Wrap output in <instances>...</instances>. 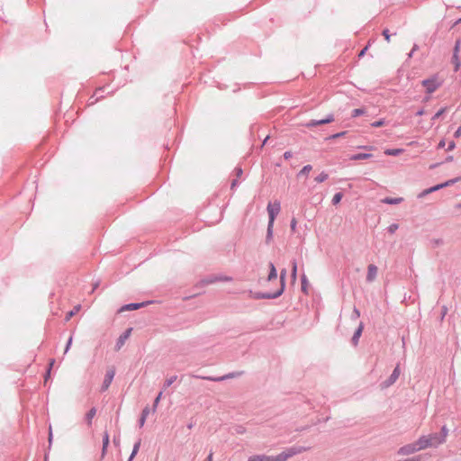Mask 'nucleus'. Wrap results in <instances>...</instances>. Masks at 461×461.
Masks as SVG:
<instances>
[{
    "label": "nucleus",
    "instance_id": "obj_52",
    "mask_svg": "<svg viewBox=\"0 0 461 461\" xmlns=\"http://www.w3.org/2000/svg\"><path fill=\"white\" fill-rule=\"evenodd\" d=\"M52 438H53L52 429H51V426H50V428H49V443H50V445L52 442Z\"/></svg>",
    "mask_w": 461,
    "mask_h": 461
},
{
    "label": "nucleus",
    "instance_id": "obj_50",
    "mask_svg": "<svg viewBox=\"0 0 461 461\" xmlns=\"http://www.w3.org/2000/svg\"><path fill=\"white\" fill-rule=\"evenodd\" d=\"M248 461H259V455H253L249 456Z\"/></svg>",
    "mask_w": 461,
    "mask_h": 461
},
{
    "label": "nucleus",
    "instance_id": "obj_6",
    "mask_svg": "<svg viewBox=\"0 0 461 461\" xmlns=\"http://www.w3.org/2000/svg\"><path fill=\"white\" fill-rule=\"evenodd\" d=\"M418 444H419V440L417 439L416 441H414L412 443H410V444L401 447L398 449L397 453H398V455H401V456H408V455H411L418 451L422 450L421 447H420V446Z\"/></svg>",
    "mask_w": 461,
    "mask_h": 461
},
{
    "label": "nucleus",
    "instance_id": "obj_22",
    "mask_svg": "<svg viewBox=\"0 0 461 461\" xmlns=\"http://www.w3.org/2000/svg\"><path fill=\"white\" fill-rule=\"evenodd\" d=\"M440 440L442 441V443L444 444L447 440V435H448V429L446 427V426H443L441 428V430L439 433H438Z\"/></svg>",
    "mask_w": 461,
    "mask_h": 461
},
{
    "label": "nucleus",
    "instance_id": "obj_9",
    "mask_svg": "<svg viewBox=\"0 0 461 461\" xmlns=\"http://www.w3.org/2000/svg\"><path fill=\"white\" fill-rule=\"evenodd\" d=\"M149 303H150V302L147 301V302H142V303H126V304H123L119 310L118 312H125V311H135V310H139L146 305H148Z\"/></svg>",
    "mask_w": 461,
    "mask_h": 461
},
{
    "label": "nucleus",
    "instance_id": "obj_24",
    "mask_svg": "<svg viewBox=\"0 0 461 461\" xmlns=\"http://www.w3.org/2000/svg\"><path fill=\"white\" fill-rule=\"evenodd\" d=\"M460 179H461V177L453 178V179L447 180V181H446V182H444L442 184L437 185L438 186V190H439L441 188H444V187L450 186V185H454L455 183H456Z\"/></svg>",
    "mask_w": 461,
    "mask_h": 461
},
{
    "label": "nucleus",
    "instance_id": "obj_25",
    "mask_svg": "<svg viewBox=\"0 0 461 461\" xmlns=\"http://www.w3.org/2000/svg\"><path fill=\"white\" fill-rule=\"evenodd\" d=\"M402 149H385L384 154L388 156H398L402 153Z\"/></svg>",
    "mask_w": 461,
    "mask_h": 461
},
{
    "label": "nucleus",
    "instance_id": "obj_7",
    "mask_svg": "<svg viewBox=\"0 0 461 461\" xmlns=\"http://www.w3.org/2000/svg\"><path fill=\"white\" fill-rule=\"evenodd\" d=\"M421 84L426 88V91H427L428 94H432L441 85V83L438 82L436 77H431V78L424 79L421 82Z\"/></svg>",
    "mask_w": 461,
    "mask_h": 461
},
{
    "label": "nucleus",
    "instance_id": "obj_11",
    "mask_svg": "<svg viewBox=\"0 0 461 461\" xmlns=\"http://www.w3.org/2000/svg\"><path fill=\"white\" fill-rule=\"evenodd\" d=\"M334 121V116L332 114H329L325 119L322 120H311L306 122L304 125L307 128H312L319 125L326 124L332 122Z\"/></svg>",
    "mask_w": 461,
    "mask_h": 461
},
{
    "label": "nucleus",
    "instance_id": "obj_31",
    "mask_svg": "<svg viewBox=\"0 0 461 461\" xmlns=\"http://www.w3.org/2000/svg\"><path fill=\"white\" fill-rule=\"evenodd\" d=\"M329 176L325 172H321L319 176L315 177V181L318 183H322L328 179Z\"/></svg>",
    "mask_w": 461,
    "mask_h": 461
},
{
    "label": "nucleus",
    "instance_id": "obj_49",
    "mask_svg": "<svg viewBox=\"0 0 461 461\" xmlns=\"http://www.w3.org/2000/svg\"><path fill=\"white\" fill-rule=\"evenodd\" d=\"M296 224H297L296 220H295L294 218V219H292V221H291V229H292V230H293V231H294V230H295V229H296Z\"/></svg>",
    "mask_w": 461,
    "mask_h": 461
},
{
    "label": "nucleus",
    "instance_id": "obj_34",
    "mask_svg": "<svg viewBox=\"0 0 461 461\" xmlns=\"http://www.w3.org/2000/svg\"><path fill=\"white\" fill-rule=\"evenodd\" d=\"M342 197H343L342 193H337V194H334V196H333V198H332V203H333L334 205L338 204V203L341 201Z\"/></svg>",
    "mask_w": 461,
    "mask_h": 461
},
{
    "label": "nucleus",
    "instance_id": "obj_28",
    "mask_svg": "<svg viewBox=\"0 0 461 461\" xmlns=\"http://www.w3.org/2000/svg\"><path fill=\"white\" fill-rule=\"evenodd\" d=\"M291 277H292L293 281H295L296 277H297V264L295 261L292 262Z\"/></svg>",
    "mask_w": 461,
    "mask_h": 461
},
{
    "label": "nucleus",
    "instance_id": "obj_63",
    "mask_svg": "<svg viewBox=\"0 0 461 461\" xmlns=\"http://www.w3.org/2000/svg\"><path fill=\"white\" fill-rule=\"evenodd\" d=\"M453 160V156H448L447 158H446V161L447 162H451Z\"/></svg>",
    "mask_w": 461,
    "mask_h": 461
},
{
    "label": "nucleus",
    "instance_id": "obj_55",
    "mask_svg": "<svg viewBox=\"0 0 461 461\" xmlns=\"http://www.w3.org/2000/svg\"><path fill=\"white\" fill-rule=\"evenodd\" d=\"M293 157V153L291 151H285V154H284V158L285 159H289Z\"/></svg>",
    "mask_w": 461,
    "mask_h": 461
},
{
    "label": "nucleus",
    "instance_id": "obj_47",
    "mask_svg": "<svg viewBox=\"0 0 461 461\" xmlns=\"http://www.w3.org/2000/svg\"><path fill=\"white\" fill-rule=\"evenodd\" d=\"M383 35L384 36V39L386 40L387 42L390 41V34H389V31L387 29H384L383 31Z\"/></svg>",
    "mask_w": 461,
    "mask_h": 461
},
{
    "label": "nucleus",
    "instance_id": "obj_53",
    "mask_svg": "<svg viewBox=\"0 0 461 461\" xmlns=\"http://www.w3.org/2000/svg\"><path fill=\"white\" fill-rule=\"evenodd\" d=\"M456 148V143L454 141H450L447 146V150H453Z\"/></svg>",
    "mask_w": 461,
    "mask_h": 461
},
{
    "label": "nucleus",
    "instance_id": "obj_58",
    "mask_svg": "<svg viewBox=\"0 0 461 461\" xmlns=\"http://www.w3.org/2000/svg\"><path fill=\"white\" fill-rule=\"evenodd\" d=\"M425 113L424 110L423 109H420L419 110L417 113H416V115L417 116H421Z\"/></svg>",
    "mask_w": 461,
    "mask_h": 461
},
{
    "label": "nucleus",
    "instance_id": "obj_39",
    "mask_svg": "<svg viewBox=\"0 0 461 461\" xmlns=\"http://www.w3.org/2000/svg\"><path fill=\"white\" fill-rule=\"evenodd\" d=\"M398 228L399 225L397 223H393L387 228V230L389 233L393 234L398 230Z\"/></svg>",
    "mask_w": 461,
    "mask_h": 461
},
{
    "label": "nucleus",
    "instance_id": "obj_8",
    "mask_svg": "<svg viewBox=\"0 0 461 461\" xmlns=\"http://www.w3.org/2000/svg\"><path fill=\"white\" fill-rule=\"evenodd\" d=\"M114 375H115L114 369H110L106 372V374L104 375L103 384L100 388V391L102 393L108 390V388L110 387V385L114 378Z\"/></svg>",
    "mask_w": 461,
    "mask_h": 461
},
{
    "label": "nucleus",
    "instance_id": "obj_33",
    "mask_svg": "<svg viewBox=\"0 0 461 461\" xmlns=\"http://www.w3.org/2000/svg\"><path fill=\"white\" fill-rule=\"evenodd\" d=\"M80 307L81 306L78 304V305L75 306L73 310L67 312L66 321L70 320V318L80 309Z\"/></svg>",
    "mask_w": 461,
    "mask_h": 461
},
{
    "label": "nucleus",
    "instance_id": "obj_57",
    "mask_svg": "<svg viewBox=\"0 0 461 461\" xmlns=\"http://www.w3.org/2000/svg\"><path fill=\"white\" fill-rule=\"evenodd\" d=\"M212 452H210V454L207 456L206 459L204 461H212Z\"/></svg>",
    "mask_w": 461,
    "mask_h": 461
},
{
    "label": "nucleus",
    "instance_id": "obj_32",
    "mask_svg": "<svg viewBox=\"0 0 461 461\" xmlns=\"http://www.w3.org/2000/svg\"><path fill=\"white\" fill-rule=\"evenodd\" d=\"M161 396H162V392H159V393L156 396V398L154 399V402H153V406H152V411L155 412L157 408H158V405L159 403V401L161 399Z\"/></svg>",
    "mask_w": 461,
    "mask_h": 461
},
{
    "label": "nucleus",
    "instance_id": "obj_36",
    "mask_svg": "<svg viewBox=\"0 0 461 461\" xmlns=\"http://www.w3.org/2000/svg\"><path fill=\"white\" fill-rule=\"evenodd\" d=\"M447 107H444V108H441L439 111H438L432 117V121H435L438 118H440V116L447 111Z\"/></svg>",
    "mask_w": 461,
    "mask_h": 461
},
{
    "label": "nucleus",
    "instance_id": "obj_17",
    "mask_svg": "<svg viewBox=\"0 0 461 461\" xmlns=\"http://www.w3.org/2000/svg\"><path fill=\"white\" fill-rule=\"evenodd\" d=\"M56 360L55 358H50L48 362V366L44 374V381L45 383L50 378L51 370L53 368V366L55 364Z\"/></svg>",
    "mask_w": 461,
    "mask_h": 461
},
{
    "label": "nucleus",
    "instance_id": "obj_16",
    "mask_svg": "<svg viewBox=\"0 0 461 461\" xmlns=\"http://www.w3.org/2000/svg\"><path fill=\"white\" fill-rule=\"evenodd\" d=\"M150 408L149 405H146L142 411H141V413H140V416L139 418V420H138V425L140 428H142L146 422V420H147V417L149 416V412H150Z\"/></svg>",
    "mask_w": 461,
    "mask_h": 461
},
{
    "label": "nucleus",
    "instance_id": "obj_40",
    "mask_svg": "<svg viewBox=\"0 0 461 461\" xmlns=\"http://www.w3.org/2000/svg\"><path fill=\"white\" fill-rule=\"evenodd\" d=\"M307 285H308V281H307V277L306 276L303 274L302 276V290L303 291H306V287H307Z\"/></svg>",
    "mask_w": 461,
    "mask_h": 461
},
{
    "label": "nucleus",
    "instance_id": "obj_61",
    "mask_svg": "<svg viewBox=\"0 0 461 461\" xmlns=\"http://www.w3.org/2000/svg\"><path fill=\"white\" fill-rule=\"evenodd\" d=\"M253 297H254L255 299H259V292H255V293H253Z\"/></svg>",
    "mask_w": 461,
    "mask_h": 461
},
{
    "label": "nucleus",
    "instance_id": "obj_51",
    "mask_svg": "<svg viewBox=\"0 0 461 461\" xmlns=\"http://www.w3.org/2000/svg\"><path fill=\"white\" fill-rule=\"evenodd\" d=\"M113 442L115 446H119L120 445V436H114L113 437Z\"/></svg>",
    "mask_w": 461,
    "mask_h": 461
},
{
    "label": "nucleus",
    "instance_id": "obj_21",
    "mask_svg": "<svg viewBox=\"0 0 461 461\" xmlns=\"http://www.w3.org/2000/svg\"><path fill=\"white\" fill-rule=\"evenodd\" d=\"M95 414H96V409L95 407H93L87 411V412L86 413V417H85L87 424H89V425L92 424V420L94 419Z\"/></svg>",
    "mask_w": 461,
    "mask_h": 461
},
{
    "label": "nucleus",
    "instance_id": "obj_26",
    "mask_svg": "<svg viewBox=\"0 0 461 461\" xmlns=\"http://www.w3.org/2000/svg\"><path fill=\"white\" fill-rule=\"evenodd\" d=\"M438 185H434L432 187H429L428 189H425L423 190L420 194H419V197H423L432 192H435V191H438Z\"/></svg>",
    "mask_w": 461,
    "mask_h": 461
},
{
    "label": "nucleus",
    "instance_id": "obj_10",
    "mask_svg": "<svg viewBox=\"0 0 461 461\" xmlns=\"http://www.w3.org/2000/svg\"><path fill=\"white\" fill-rule=\"evenodd\" d=\"M399 375H400V367H399V366H396L395 368L393 369V373L389 376V378L383 382V384H382L383 388H387V387L391 386L392 384H393L399 378Z\"/></svg>",
    "mask_w": 461,
    "mask_h": 461
},
{
    "label": "nucleus",
    "instance_id": "obj_64",
    "mask_svg": "<svg viewBox=\"0 0 461 461\" xmlns=\"http://www.w3.org/2000/svg\"><path fill=\"white\" fill-rule=\"evenodd\" d=\"M136 456H132L131 454L130 455L129 458L127 461H132L134 459Z\"/></svg>",
    "mask_w": 461,
    "mask_h": 461
},
{
    "label": "nucleus",
    "instance_id": "obj_27",
    "mask_svg": "<svg viewBox=\"0 0 461 461\" xmlns=\"http://www.w3.org/2000/svg\"><path fill=\"white\" fill-rule=\"evenodd\" d=\"M140 444H141V439L139 438L133 445V447H132V450H131V455L132 456H136L140 450Z\"/></svg>",
    "mask_w": 461,
    "mask_h": 461
},
{
    "label": "nucleus",
    "instance_id": "obj_20",
    "mask_svg": "<svg viewBox=\"0 0 461 461\" xmlns=\"http://www.w3.org/2000/svg\"><path fill=\"white\" fill-rule=\"evenodd\" d=\"M402 201H403V198H402V197H396V198L385 197L382 200V203H387V204H398V203H401Z\"/></svg>",
    "mask_w": 461,
    "mask_h": 461
},
{
    "label": "nucleus",
    "instance_id": "obj_45",
    "mask_svg": "<svg viewBox=\"0 0 461 461\" xmlns=\"http://www.w3.org/2000/svg\"><path fill=\"white\" fill-rule=\"evenodd\" d=\"M285 276H286V270L282 269L280 272V276L278 277V281H283L285 283Z\"/></svg>",
    "mask_w": 461,
    "mask_h": 461
},
{
    "label": "nucleus",
    "instance_id": "obj_13",
    "mask_svg": "<svg viewBox=\"0 0 461 461\" xmlns=\"http://www.w3.org/2000/svg\"><path fill=\"white\" fill-rule=\"evenodd\" d=\"M132 330V328H128L125 330L117 339L115 343V348L120 349L125 343V340L129 338Z\"/></svg>",
    "mask_w": 461,
    "mask_h": 461
},
{
    "label": "nucleus",
    "instance_id": "obj_15",
    "mask_svg": "<svg viewBox=\"0 0 461 461\" xmlns=\"http://www.w3.org/2000/svg\"><path fill=\"white\" fill-rule=\"evenodd\" d=\"M377 271L376 266L370 264L367 267L366 281L369 283L373 282L376 278Z\"/></svg>",
    "mask_w": 461,
    "mask_h": 461
},
{
    "label": "nucleus",
    "instance_id": "obj_12",
    "mask_svg": "<svg viewBox=\"0 0 461 461\" xmlns=\"http://www.w3.org/2000/svg\"><path fill=\"white\" fill-rule=\"evenodd\" d=\"M231 280V277L230 276H207L203 279L201 280V284L203 285H210V284H212V283H215L217 281H230Z\"/></svg>",
    "mask_w": 461,
    "mask_h": 461
},
{
    "label": "nucleus",
    "instance_id": "obj_4",
    "mask_svg": "<svg viewBox=\"0 0 461 461\" xmlns=\"http://www.w3.org/2000/svg\"><path fill=\"white\" fill-rule=\"evenodd\" d=\"M418 445L420 446V447H421L422 450L429 447L436 448L443 444L437 432L430 433L428 435H422L418 438Z\"/></svg>",
    "mask_w": 461,
    "mask_h": 461
},
{
    "label": "nucleus",
    "instance_id": "obj_1",
    "mask_svg": "<svg viewBox=\"0 0 461 461\" xmlns=\"http://www.w3.org/2000/svg\"><path fill=\"white\" fill-rule=\"evenodd\" d=\"M285 284L278 281L277 272L273 263H269V273L264 283V291L261 292V299H276L285 290Z\"/></svg>",
    "mask_w": 461,
    "mask_h": 461
},
{
    "label": "nucleus",
    "instance_id": "obj_23",
    "mask_svg": "<svg viewBox=\"0 0 461 461\" xmlns=\"http://www.w3.org/2000/svg\"><path fill=\"white\" fill-rule=\"evenodd\" d=\"M372 157V154L370 153H358L355 154L351 157L352 160H362V159H367Z\"/></svg>",
    "mask_w": 461,
    "mask_h": 461
},
{
    "label": "nucleus",
    "instance_id": "obj_54",
    "mask_svg": "<svg viewBox=\"0 0 461 461\" xmlns=\"http://www.w3.org/2000/svg\"><path fill=\"white\" fill-rule=\"evenodd\" d=\"M461 136V125L457 128V130L454 133L455 138H458Z\"/></svg>",
    "mask_w": 461,
    "mask_h": 461
},
{
    "label": "nucleus",
    "instance_id": "obj_44",
    "mask_svg": "<svg viewBox=\"0 0 461 461\" xmlns=\"http://www.w3.org/2000/svg\"><path fill=\"white\" fill-rule=\"evenodd\" d=\"M347 133V131H341V132H339V133H336V134H333L330 137V139H338V138H340V137H343L345 136Z\"/></svg>",
    "mask_w": 461,
    "mask_h": 461
},
{
    "label": "nucleus",
    "instance_id": "obj_59",
    "mask_svg": "<svg viewBox=\"0 0 461 461\" xmlns=\"http://www.w3.org/2000/svg\"><path fill=\"white\" fill-rule=\"evenodd\" d=\"M438 147L439 149L444 148V147H445V140H440V141H439V143H438Z\"/></svg>",
    "mask_w": 461,
    "mask_h": 461
},
{
    "label": "nucleus",
    "instance_id": "obj_41",
    "mask_svg": "<svg viewBox=\"0 0 461 461\" xmlns=\"http://www.w3.org/2000/svg\"><path fill=\"white\" fill-rule=\"evenodd\" d=\"M383 125H384V119H381L379 121H376V122H374L371 123V126L375 127V128L381 127Z\"/></svg>",
    "mask_w": 461,
    "mask_h": 461
},
{
    "label": "nucleus",
    "instance_id": "obj_38",
    "mask_svg": "<svg viewBox=\"0 0 461 461\" xmlns=\"http://www.w3.org/2000/svg\"><path fill=\"white\" fill-rule=\"evenodd\" d=\"M72 341H73V337L70 336L66 343V346H65V349H64V354L68 353V350L70 349L71 348V345H72Z\"/></svg>",
    "mask_w": 461,
    "mask_h": 461
},
{
    "label": "nucleus",
    "instance_id": "obj_18",
    "mask_svg": "<svg viewBox=\"0 0 461 461\" xmlns=\"http://www.w3.org/2000/svg\"><path fill=\"white\" fill-rule=\"evenodd\" d=\"M104 92V88L100 87L95 90V95L90 98L89 105L95 104L97 101L104 97L102 93Z\"/></svg>",
    "mask_w": 461,
    "mask_h": 461
},
{
    "label": "nucleus",
    "instance_id": "obj_5",
    "mask_svg": "<svg viewBox=\"0 0 461 461\" xmlns=\"http://www.w3.org/2000/svg\"><path fill=\"white\" fill-rule=\"evenodd\" d=\"M243 374L242 371L230 372L221 376H211V375H191L193 378L202 379L206 381L212 382H221L231 378H236L240 376Z\"/></svg>",
    "mask_w": 461,
    "mask_h": 461
},
{
    "label": "nucleus",
    "instance_id": "obj_37",
    "mask_svg": "<svg viewBox=\"0 0 461 461\" xmlns=\"http://www.w3.org/2000/svg\"><path fill=\"white\" fill-rule=\"evenodd\" d=\"M259 126L253 124L250 127V134L253 136H258Z\"/></svg>",
    "mask_w": 461,
    "mask_h": 461
},
{
    "label": "nucleus",
    "instance_id": "obj_48",
    "mask_svg": "<svg viewBox=\"0 0 461 461\" xmlns=\"http://www.w3.org/2000/svg\"><path fill=\"white\" fill-rule=\"evenodd\" d=\"M239 185L238 178H234L230 183V189L234 190V188Z\"/></svg>",
    "mask_w": 461,
    "mask_h": 461
},
{
    "label": "nucleus",
    "instance_id": "obj_60",
    "mask_svg": "<svg viewBox=\"0 0 461 461\" xmlns=\"http://www.w3.org/2000/svg\"><path fill=\"white\" fill-rule=\"evenodd\" d=\"M268 139H269V136H267V137L264 139V140H263V141H261V144H260V147H261V148L266 144V142L267 141V140H268Z\"/></svg>",
    "mask_w": 461,
    "mask_h": 461
},
{
    "label": "nucleus",
    "instance_id": "obj_35",
    "mask_svg": "<svg viewBox=\"0 0 461 461\" xmlns=\"http://www.w3.org/2000/svg\"><path fill=\"white\" fill-rule=\"evenodd\" d=\"M364 113H365V110L364 109L357 108V109H354L352 111L351 116L355 118V117H358V116L364 114Z\"/></svg>",
    "mask_w": 461,
    "mask_h": 461
},
{
    "label": "nucleus",
    "instance_id": "obj_29",
    "mask_svg": "<svg viewBox=\"0 0 461 461\" xmlns=\"http://www.w3.org/2000/svg\"><path fill=\"white\" fill-rule=\"evenodd\" d=\"M176 375H172L169 378L166 379L164 382V388H167L173 384V383L176 380Z\"/></svg>",
    "mask_w": 461,
    "mask_h": 461
},
{
    "label": "nucleus",
    "instance_id": "obj_62",
    "mask_svg": "<svg viewBox=\"0 0 461 461\" xmlns=\"http://www.w3.org/2000/svg\"><path fill=\"white\" fill-rule=\"evenodd\" d=\"M366 49H367L366 47L365 49H363V50L360 51V53H359V55H358V56H359V57L364 56V54H365V52H366Z\"/></svg>",
    "mask_w": 461,
    "mask_h": 461
},
{
    "label": "nucleus",
    "instance_id": "obj_19",
    "mask_svg": "<svg viewBox=\"0 0 461 461\" xmlns=\"http://www.w3.org/2000/svg\"><path fill=\"white\" fill-rule=\"evenodd\" d=\"M363 324L360 323L357 330L354 332V335L352 337V343L356 346L358 343V339L362 334L363 331Z\"/></svg>",
    "mask_w": 461,
    "mask_h": 461
},
{
    "label": "nucleus",
    "instance_id": "obj_30",
    "mask_svg": "<svg viewBox=\"0 0 461 461\" xmlns=\"http://www.w3.org/2000/svg\"><path fill=\"white\" fill-rule=\"evenodd\" d=\"M312 169V167L311 165L304 166L300 172L298 173V177L303 175L309 174V172Z\"/></svg>",
    "mask_w": 461,
    "mask_h": 461
},
{
    "label": "nucleus",
    "instance_id": "obj_56",
    "mask_svg": "<svg viewBox=\"0 0 461 461\" xmlns=\"http://www.w3.org/2000/svg\"><path fill=\"white\" fill-rule=\"evenodd\" d=\"M453 63L455 64V70L456 71L459 68V66H460L458 59H453Z\"/></svg>",
    "mask_w": 461,
    "mask_h": 461
},
{
    "label": "nucleus",
    "instance_id": "obj_3",
    "mask_svg": "<svg viewBox=\"0 0 461 461\" xmlns=\"http://www.w3.org/2000/svg\"><path fill=\"white\" fill-rule=\"evenodd\" d=\"M281 203L279 201L270 202L267 204V211L268 214V223L266 236V243L269 244L273 240V227L276 217L279 214Z\"/></svg>",
    "mask_w": 461,
    "mask_h": 461
},
{
    "label": "nucleus",
    "instance_id": "obj_43",
    "mask_svg": "<svg viewBox=\"0 0 461 461\" xmlns=\"http://www.w3.org/2000/svg\"><path fill=\"white\" fill-rule=\"evenodd\" d=\"M459 44H460L459 41L456 42L455 50H454V55H453L452 59H457V53H458V50H459Z\"/></svg>",
    "mask_w": 461,
    "mask_h": 461
},
{
    "label": "nucleus",
    "instance_id": "obj_42",
    "mask_svg": "<svg viewBox=\"0 0 461 461\" xmlns=\"http://www.w3.org/2000/svg\"><path fill=\"white\" fill-rule=\"evenodd\" d=\"M234 172L236 174V178H239L243 174V169L241 168V167L237 166L234 168Z\"/></svg>",
    "mask_w": 461,
    "mask_h": 461
},
{
    "label": "nucleus",
    "instance_id": "obj_14",
    "mask_svg": "<svg viewBox=\"0 0 461 461\" xmlns=\"http://www.w3.org/2000/svg\"><path fill=\"white\" fill-rule=\"evenodd\" d=\"M110 444V436L107 430L104 431L102 438V451H101V458H104L107 453V448Z\"/></svg>",
    "mask_w": 461,
    "mask_h": 461
},
{
    "label": "nucleus",
    "instance_id": "obj_46",
    "mask_svg": "<svg viewBox=\"0 0 461 461\" xmlns=\"http://www.w3.org/2000/svg\"><path fill=\"white\" fill-rule=\"evenodd\" d=\"M360 316V312L355 307L352 312V319H357Z\"/></svg>",
    "mask_w": 461,
    "mask_h": 461
},
{
    "label": "nucleus",
    "instance_id": "obj_2",
    "mask_svg": "<svg viewBox=\"0 0 461 461\" xmlns=\"http://www.w3.org/2000/svg\"><path fill=\"white\" fill-rule=\"evenodd\" d=\"M311 449V447L293 446L276 456L261 455V461H286L290 457Z\"/></svg>",
    "mask_w": 461,
    "mask_h": 461
}]
</instances>
